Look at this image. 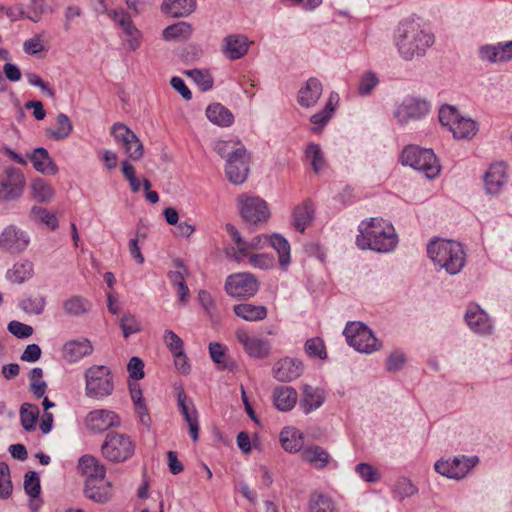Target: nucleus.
Wrapping results in <instances>:
<instances>
[{
	"label": "nucleus",
	"instance_id": "4be33fe9",
	"mask_svg": "<svg viewBox=\"0 0 512 512\" xmlns=\"http://www.w3.org/2000/svg\"><path fill=\"white\" fill-rule=\"evenodd\" d=\"M173 267L175 270L168 273V278L171 284L177 288L179 300L182 303H186L190 296L189 288L185 283V278L188 276V269L184 261L180 258L173 260Z\"/></svg>",
	"mask_w": 512,
	"mask_h": 512
},
{
	"label": "nucleus",
	"instance_id": "a18cd8bd",
	"mask_svg": "<svg viewBox=\"0 0 512 512\" xmlns=\"http://www.w3.org/2000/svg\"><path fill=\"white\" fill-rule=\"evenodd\" d=\"M192 33V27L187 22H178L170 25L163 30V38L165 40L187 39Z\"/></svg>",
	"mask_w": 512,
	"mask_h": 512
},
{
	"label": "nucleus",
	"instance_id": "72a5a7b5",
	"mask_svg": "<svg viewBox=\"0 0 512 512\" xmlns=\"http://www.w3.org/2000/svg\"><path fill=\"white\" fill-rule=\"evenodd\" d=\"M302 457L306 462L313 465L316 469L325 468L331 459L329 453L318 445H311L304 448Z\"/></svg>",
	"mask_w": 512,
	"mask_h": 512
},
{
	"label": "nucleus",
	"instance_id": "49530a36",
	"mask_svg": "<svg viewBox=\"0 0 512 512\" xmlns=\"http://www.w3.org/2000/svg\"><path fill=\"white\" fill-rule=\"evenodd\" d=\"M209 353L211 359L220 366L221 369H231L233 362H231L226 355V347L218 342H211L209 344Z\"/></svg>",
	"mask_w": 512,
	"mask_h": 512
},
{
	"label": "nucleus",
	"instance_id": "0eeeda50",
	"mask_svg": "<svg viewBox=\"0 0 512 512\" xmlns=\"http://www.w3.org/2000/svg\"><path fill=\"white\" fill-rule=\"evenodd\" d=\"M135 446L129 436L117 432H109L101 446V452L110 462L120 463L134 454Z\"/></svg>",
	"mask_w": 512,
	"mask_h": 512
},
{
	"label": "nucleus",
	"instance_id": "39448f33",
	"mask_svg": "<svg viewBox=\"0 0 512 512\" xmlns=\"http://www.w3.org/2000/svg\"><path fill=\"white\" fill-rule=\"evenodd\" d=\"M84 377L87 397L101 400L112 394L114 390L113 378L107 366H91L85 371Z\"/></svg>",
	"mask_w": 512,
	"mask_h": 512
},
{
	"label": "nucleus",
	"instance_id": "c85d7f7f",
	"mask_svg": "<svg viewBox=\"0 0 512 512\" xmlns=\"http://www.w3.org/2000/svg\"><path fill=\"white\" fill-rule=\"evenodd\" d=\"M205 113L209 121L219 127H229L234 122L233 113L220 103L210 104Z\"/></svg>",
	"mask_w": 512,
	"mask_h": 512
},
{
	"label": "nucleus",
	"instance_id": "a878e982",
	"mask_svg": "<svg viewBox=\"0 0 512 512\" xmlns=\"http://www.w3.org/2000/svg\"><path fill=\"white\" fill-rule=\"evenodd\" d=\"M322 90V84L317 78H309L298 92L299 105L305 108L314 106L322 95Z\"/></svg>",
	"mask_w": 512,
	"mask_h": 512
},
{
	"label": "nucleus",
	"instance_id": "4c0bfd02",
	"mask_svg": "<svg viewBox=\"0 0 512 512\" xmlns=\"http://www.w3.org/2000/svg\"><path fill=\"white\" fill-rule=\"evenodd\" d=\"M227 233L231 236L232 240L237 244V249L230 248L227 251V255L234 258L235 261L240 262L247 257V245L246 241L243 240L241 234L233 224L227 223L225 225Z\"/></svg>",
	"mask_w": 512,
	"mask_h": 512
},
{
	"label": "nucleus",
	"instance_id": "79ce46f5",
	"mask_svg": "<svg viewBox=\"0 0 512 512\" xmlns=\"http://www.w3.org/2000/svg\"><path fill=\"white\" fill-rule=\"evenodd\" d=\"M129 388H130L131 398L134 402V405H135L136 411L139 415L140 421L142 424H144L145 426L148 427L150 424V416L148 414V411H147V408H146V405H145V402H144V399L142 396V391L137 383L130 384Z\"/></svg>",
	"mask_w": 512,
	"mask_h": 512
},
{
	"label": "nucleus",
	"instance_id": "7ed1b4c3",
	"mask_svg": "<svg viewBox=\"0 0 512 512\" xmlns=\"http://www.w3.org/2000/svg\"><path fill=\"white\" fill-rule=\"evenodd\" d=\"M427 253L433 263L450 275L458 274L466 262L463 246L452 240H432L427 246Z\"/></svg>",
	"mask_w": 512,
	"mask_h": 512
},
{
	"label": "nucleus",
	"instance_id": "f704fd0d",
	"mask_svg": "<svg viewBox=\"0 0 512 512\" xmlns=\"http://www.w3.org/2000/svg\"><path fill=\"white\" fill-rule=\"evenodd\" d=\"M280 442L285 451L296 453L303 447V434L295 428L285 427L280 433Z\"/></svg>",
	"mask_w": 512,
	"mask_h": 512
},
{
	"label": "nucleus",
	"instance_id": "f3484780",
	"mask_svg": "<svg viewBox=\"0 0 512 512\" xmlns=\"http://www.w3.org/2000/svg\"><path fill=\"white\" fill-rule=\"evenodd\" d=\"M465 320L469 328L475 333L488 335L492 333L493 325L488 314L477 304L468 306Z\"/></svg>",
	"mask_w": 512,
	"mask_h": 512
},
{
	"label": "nucleus",
	"instance_id": "bf43d9fd",
	"mask_svg": "<svg viewBox=\"0 0 512 512\" xmlns=\"http://www.w3.org/2000/svg\"><path fill=\"white\" fill-rule=\"evenodd\" d=\"M460 114L454 106L443 105L439 110V121L443 126L449 127V130L459 119Z\"/></svg>",
	"mask_w": 512,
	"mask_h": 512
},
{
	"label": "nucleus",
	"instance_id": "473e14b6",
	"mask_svg": "<svg viewBox=\"0 0 512 512\" xmlns=\"http://www.w3.org/2000/svg\"><path fill=\"white\" fill-rule=\"evenodd\" d=\"M78 469L87 477L104 479L106 475V469L100 461L92 455H84L78 461Z\"/></svg>",
	"mask_w": 512,
	"mask_h": 512
},
{
	"label": "nucleus",
	"instance_id": "c03bdc74",
	"mask_svg": "<svg viewBox=\"0 0 512 512\" xmlns=\"http://www.w3.org/2000/svg\"><path fill=\"white\" fill-rule=\"evenodd\" d=\"M338 101V95L335 93H332L329 97L328 102L326 103L324 109L319 111L318 113H315L311 116L310 121L315 126H318L319 128L323 127L328 123L330 120L332 113L335 109L334 102Z\"/></svg>",
	"mask_w": 512,
	"mask_h": 512
},
{
	"label": "nucleus",
	"instance_id": "8fccbe9b",
	"mask_svg": "<svg viewBox=\"0 0 512 512\" xmlns=\"http://www.w3.org/2000/svg\"><path fill=\"white\" fill-rule=\"evenodd\" d=\"M177 403L186 422H190V420L197 418V411L192 401L187 397L182 388L177 392Z\"/></svg>",
	"mask_w": 512,
	"mask_h": 512
},
{
	"label": "nucleus",
	"instance_id": "37998d69",
	"mask_svg": "<svg viewBox=\"0 0 512 512\" xmlns=\"http://www.w3.org/2000/svg\"><path fill=\"white\" fill-rule=\"evenodd\" d=\"M39 409L31 403H23L20 408V421L26 431L35 430L36 421L39 417Z\"/></svg>",
	"mask_w": 512,
	"mask_h": 512
},
{
	"label": "nucleus",
	"instance_id": "6e6552de",
	"mask_svg": "<svg viewBox=\"0 0 512 512\" xmlns=\"http://www.w3.org/2000/svg\"><path fill=\"white\" fill-rule=\"evenodd\" d=\"M237 202L242 219L250 226L265 223L270 218L269 206L260 197L242 194L237 198Z\"/></svg>",
	"mask_w": 512,
	"mask_h": 512
},
{
	"label": "nucleus",
	"instance_id": "338daca9",
	"mask_svg": "<svg viewBox=\"0 0 512 512\" xmlns=\"http://www.w3.org/2000/svg\"><path fill=\"white\" fill-rule=\"evenodd\" d=\"M29 20L38 23L46 12L45 0H30L28 4Z\"/></svg>",
	"mask_w": 512,
	"mask_h": 512
},
{
	"label": "nucleus",
	"instance_id": "9d476101",
	"mask_svg": "<svg viewBox=\"0 0 512 512\" xmlns=\"http://www.w3.org/2000/svg\"><path fill=\"white\" fill-rule=\"evenodd\" d=\"M479 462L477 456H458L452 460L440 459L434 464L437 473L451 479L459 480L464 478L469 471Z\"/></svg>",
	"mask_w": 512,
	"mask_h": 512
},
{
	"label": "nucleus",
	"instance_id": "cd10ccee",
	"mask_svg": "<svg viewBox=\"0 0 512 512\" xmlns=\"http://www.w3.org/2000/svg\"><path fill=\"white\" fill-rule=\"evenodd\" d=\"M298 394L290 386H278L273 391V402L280 411H290L297 403Z\"/></svg>",
	"mask_w": 512,
	"mask_h": 512
},
{
	"label": "nucleus",
	"instance_id": "0e129e2a",
	"mask_svg": "<svg viewBox=\"0 0 512 512\" xmlns=\"http://www.w3.org/2000/svg\"><path fill=\"white\" fill-rule=\"evenodd\" d=\"M112 134L116 142L120 145L129 144V140L136 137V134L122 123H116L113 125Z\"/></svg>",
	"mask_w": 512,
	"mask_h": 512
},
{
	"label": "nucleus",
	"instance_id": "13d9d810",
	"mask_svg": "<svg viewBox=\"0 0 512 512\" xmlns=\"http://www.w3.org/2000/svg\"><path fill=\"white\" fill-rule=\"evenodd\" d=\"M24 489H25V492L31 498H36L39 496L40 491H41L40 478H39V475L35 471H29L25 474Z\"/></svg>",
	"mask_w": 512,
	"mask_h": 512
},
{
	"label": "nucleus",
	"instance_id": "e433bc0d",
	"mask_svg": "<svg viewBox=\"0 0 512 512\" xmlns=\"http://www.w3.org/2000/svg\"><path fill=\"white\" fill-rule=\"evenodd\" d=\"M73 130V124L69 117L64 113H59L56 117L55 128L46 130V135L54 140H64L68 138Z\"/></svg>",
	"mask_w": 512,
	"mask_h": 512
},
{
	"label": "nucleus",
	"instance_id": "4468645a",
	"mask_svg": "<svg viewBox=\"0 0 512 512\" xmlns=\"http://www.w3.org/2000/svg\"><path fill=\"white\" fill-rule=\"evenodd\" d=\"M430 111V104L428 101L416 98L407 97L394 111V116L398 123L401 125L407 124L409 121L419 120Z\"/></svg>",
	"mask_w": 512,
	"mask_h": 512
},
{
	"label": "nucleus",
	"instance_id": "58836bf2",
	"mask_svg": "<svg viewBox=\"0 0 512 512\" xmlns=\"http://www.w3.org/2000/svg\"><path fill=\"white\" fill-rule=\"evenodd\" d=\"M268 242L277 251L280 266L286 269L290 263V245L287 239L281 234L275 233L269 237Z\"/></svg>",
	"mask_w": 512,
	"mask_h": 512
},
{
	"label": "nucleus",
	"instance_id": "69168bd1",
	"mask_svg": "<svg viewBox=\"0 0 512 512\" xmlns=\"http://www.w3.org/2000/svg\"><path fill=\"white\" fill-rule=\"evenodd\" d=\"M394 492L401 498L411 497L417 492V488L407 478H399L394 485Z\"/></svg>",
	"mask_w": 512,
	"mask_h": 512
},
{
	"label": "nucleus",
	"instance_id": "5701e85b",
	"mask_svg": "<svg viewBox=\"0 0 512 512\" xmlns=\"http://www.w3.org/2000/svg\"><path fill=\"white\" fill-rule=\"evenodd\" d=\"M506 164L497 162L491 164L484 175L485 189L489 194H497L506 182Z\"/></svg>",
	"mask_w": 512,
	"mask_h": 512
},
{
	"label": "nucleus",
	"instance_id": "bb28decb",
	"mask_svg": "<svg viewBox=\"0 0 512 512\" xmlns=\"http://www.w3.org/2000/svg\"><path fill=\"white\" fill-rule=\"evenodd\" d=\"M92 303L85 297L73 295L62 302V309L68 317H81L90 312Z\"/></svg>",
	"mask_w": 512,
	"mask_h": 512
},
{
	"label": "nucleus",
	"instance_id": "6e6d98bb",
	"mask_svg": "<svg viewBox=\"0 0 512 512\" xmlns=\"http://www.w3.org/2000/svg\"><path fill=\"white\" fill-rule=\"evenodd\" d=\"M10 468L5 462H0V498L7 499L12 494Z\"/></svg>",
	"mask_w": 512,
	"mask_h": 512
},
{
	"label": "nucleus",
	"instance_id": "ea45409f",
	"mask_svg": "<svg viewBox=\"0 0 512 512\" xmlns=\"http://www.w3.org/2000/svg\"><path fill=\"white\" fill-rule=\"evenodd\" d=\"M477 130L478 127L475 121L460 116L450 131L456 139H470L476 135Z\"/></svg>",
	"mask_w": 512,
	"mask_h": 512
},
{
	"label": "nucleus",
	"instance_id": "393cba45",
	"mask_svg": "<svg viewBox=\"0 0 512 512\" xmlns=\"http://www.w3.org/2000/svg\"><path fill=\"white\" fill-rule=\"evenodd\" d=\"M33 167L36 171L46 174L55 175L58 172V167L54 160L50 157L47 149L43 147L35 148L28 154Z\"/></svg>",
	"mask_w": 512,
	"mask_h": 512
},
{
	"label": "nucleus",
	"instance_id": "864d4df0",
	"mask_svg": "<svg viewBox=\"0 0 512 512\" xmlns=\"http://www.w3.org/2000/svg\"><path fill=\"white\" fill-rule=\"evenodd\" d=\"M119 326L125 338H128L130 335L135 334L141 330L140 322L131 313L123 314V316L119 319Z\"/></svg>",
	"mask_w": 512,
	"mask_h": 512
},
{
	"label": "nucleus",
	"instance_id": "412c9836",
	"mask_svg": "<svg viewBox=\"0 0 512 512\" xmlns=\"http://www.w3.org/2000/svg\"><path fill=\"white\" fill-rule=\"evenodd\" d=\"M302 362L293 358H284L275 363L273 376L281 382H290L302 374Z\"/></svg>",
	"mask_w": 512,
	"mask_h": 512
},
{
	"label": "nucleus",
	"instance_id": "de8ad7c7",
	"mask_svg": "<svg viewBox=\"0 0 512 512\" xmlns=\"http://www.w3.org/2000/svg\"><path fill=\"white\" fill-rule=\"evenodd\" d=\"M30 218L34 221H40L46 224L52 230L58 227V220L55 214L40 206H33L31 208Z\"/></svg>",
	"mask_w": 512,
	"mask_h": 512
},
{
	"label": "nucleus",
	"instance_id": "aec40b11",
	"mask_svg": "<svg viewBox=\"0 0 512 512\" xmlns=\"http://www.w3.org/2000/svg\"><path fill=\"white\" fill-rule=\"evenodd\" d=\"M92 352L91 342L87 338H78L69 340L63 345L62 357L69 363H75Z\"/></svg>",
	"mask_w": 512,
	"mask_h": 512
},
{
	"label": "nucleus",
	"instance_id": "e2e57ef3",
	"mask_svg": "<svg viewBox=\"0 0 512 512\" xmlns=\"http://www.w3.org/2000/svg\"><path fill=\"white\" fill-rule=\"evenodd\" d=\"M305 351L311 357L325 359L327 354L324 342L320 338L308 339L305 343Z\"/></svg>",
	"mask_w": 512,
	"mask_h": 512
},
{
	"label": "nucleus",
	"instance_id": "f257e3e1",
	"mask_svg": "<svg viewBox=\"0 0 512 512\" xmlns=\"http://www.w3.org/2000/svg\"><path fill=\"white\" fill-rule=\"evenodd\" d=\"M356 244L362 250L389 253L396 248L398 236L390 222L381 218H371L370 221L359 225Z\"/></svg>",
	"mask_w": 512,
	"mask_h": 512
},
{
	"label": "nucleus",
	"instance_id": "ddd939ff",
	"mask_svg": "<svg viewBox=\"0 0 512 512\" xmlns=\"http://www.w3.org/2000/svg\"><path fill=\"white\" fill-rule=\"evenodd\" d=\"M25 186L23 173L16 168H8L0 175V200L12 201L20 198Z\"/></svg>",
	"mask_w": 512,
	"mask_h": 512
},
{
	"label": "nucleus",
	"instance_id": "f8f14e48",
	"mask_svg": "<svg viewBox=\"0 0 512 512\" xmlns=\"http://www.w3.org/2000/svg\"><path fill=\"white\" fill-rule=\"evenodd\" d=\"M30 243L28 233L16 225H8L0 233V250L8 254L24 252Z\"/></svg>",
	"mask_w": 512,
	"mask_h": 512
},
{
	"label": "nucleus",
	"instance_id": "6ab92c4d",
	"mask_svg": "<svg viewBox=\"0 0 512 512\" xmlns=\"http://www.w3.org/2000/svg\"><path fill=\"white\" fill-rule=\"evenodd\" d=\"M84 495L96 503H106L112 497V484L104 479L86 478Z\"/></svg>",
	"mask_w": 512,
	"mask_h": 512
},
{
	"label": "nucleus",
	"instance_id": "a211bd4d",
	"mask_svg": "<svg viewBox=\"0 0 512 512\" xmlns=\"http://www.w3.org/2000/svg\"><path fill=\"white\" fill-rule=\"evenodd\" d=\"M249 44L247 36L230 34L222 40L221 52L229 60H238L247 54Z\"/></svg>",
	"mask_w": 512,
	"mask_h": 512
},
{
	"label": "nucleus",
	"instance_id": "9b49d317",
	"mask_svg": "<svg viewBox=\"0 0 512 512\" xmlns=\"http://www.w3.org/2000/svg\"><path fill=\"white\" fill-rule=\"evenodd\" d=\"M259 289L257 279L250 273L230 275L225 282V291L234 298H249Z\"/></svg>",
	"mask_w": 512,
	"mask_h": 512
},
{
	"label": "nucleus",
	"instance_id": "dca6fc26",
	"mask_svg": "<svg viewBox=\"0 0 512 512\" xmlns=\"http://www.w3.org/2000/svg\"><path fill=\"white\" fill-rule=\"evenodd\" d=\"M85 424L92 432H103L111 427L119 426L120 420L115 412L106 409H98L88 413Z\"/></svg>",
	"mask_w": 512,
	"mask_h": 512
},
{
	"label": "nucleus",
	"instance_id": "2eb2a0df",
	"mask_svg": "<svg viewBox=\"0 0 512 512\" xmlns=\"http://www.w3.org/2000/svg\"><path fill=\"white\" fill-rule=\"evenodd\" d=\"M236 338L250 357L264 359L269 356L271 351L269 340L251 336L245 330H238L236 332Z\"/></svg>",
	"mask_w": 512,
	"mask_h": 512
},
{
	"label": "nucleus",
	"instance_id": "b1692460",
	"mask_svg": "<svg viewBox=\"0 0 512 512\" xmlns=\"http://www.w3.org/2000/svg\"><path fill=\"white\" fill-rule=\"evenodd\" d=\"M326 400V393L322 388L305 384L302 387L300 407L305 414L320 408Z\"/></svg>",
	"mask_w": 512,
	"mask_h": 512
},
{
	"label": "nucleus",
	"instance_id": "5fc2aeb1",
	"mask_svg": "<svg viewBox=\"0 0 512 512\" xmlns=\"http://www.w3.org/2000/svg\"><path fill=\"white\" fill-rule=\"evenodd\" d=\"M355 471L362 480L368 483H376L381 478L379 470L367 462L357 464Z\"/></svg>",
	"mask_w": 512,
	"mask_h": 512
},
{
	"label": "nucleus",
	"instance_id": "603ef678",
	"mask_svg": "<svg viewBox=\"0 0 512 512\" xmlns=\"http://www.w3.org/2000/svg\"><path fill=\"white\" fill-rule=\"evenodd\" d=\"M306 157L310 160L312 168L315 172H319L325 164L323 152L320 145L310 143L306 148Z\"/></svg>",
	"mask_w": 512,
	"mask_h": 512
},
{
	"label": "nucleus",
	"instance_id": "1a4fd4ad",
	"mask_svg": "<svg viewBox=\"0 0 512 512\" xmlns=\"http://www.w3.org/2000/svg\"><path fill=\"white\" fill-rule=\"evenodd\" d=\"M250 170V154L241 145L227 154L225 173L228 180L234 185L244 183Z\"/></svg>",
	"mask_w": 512,
	"mask_h": 512
},
{
	"label": "nucleus",
	"instance_id": "680f3d73",
	"mask_svg": "<svg viewBox=\"0 0 512 512\" xmlns=\"http://www.w3.org/2000/svg\"><path fill=\"white\" fill-rule=\"evenodd\" d=\"M121 146L130 160L139 161L143 157V144L137 136L129 140V144H122Z\"/></svg>",
	"mask_w": 512,
	"mask_h": 512
},
{
	"label": "nucleus",
	"instance_id": "7c9ffc66",
	"mask_svg": "<svg viewBox=\"0 0 512 512\" xmlns=\"http://www.w3.org/2000/svg\"><path fill=\"white\" fill-rule=\"evenodd\" d=\"M314 207L310 200L304 201L293 211V225L301 233L311 224L314 218Z\"/></svg>",
	"mask_w": 512,
	"mask_h": 512
},
{
	"label": "nucleus",
	"instance_id": "423d86ee",
	"mask_svg": "<svg viewBox=\"0 0 512 512\" xmlns=\"http://www.w3.org/2000/svg\"><path fill=\"white\" fill-rule=\"evenodd\" d=\"M347 343L361 353L378 350L380 343L365 324L358 321L348 322L343 330Z\"/></svg>",
	"mask_w": 512,
	"mask_h": 512
},
{
	"label": "nucleus",
	"instance_id": "20e7f679",
	"mask_svg": "<svg viewBox=\"0 0 512 512\" xmlns=\"http://www.w3.org/2000/svg\"><path fill=\"white\" fill-rule=\"evenodd\" d=\"M401 163L419 170L429 179L435 178L440 172V165L432 149L409 145L401 154Z\"/></svg>",
	"mask_w": 512,
	"mask_h": 512
},
{
	"label": "nucleus",
	"instance_id": "052dcab7",
	"mask_svg": "<svg viewBox=\"0 0 512 512\" xmlns=\"http://www.w3.org/2000/svg\"><path fill=\"white\" fill-rule=\"evenodd\" d=\"M378 83L377 76L371 71H366L359 81L358 93L362 96L369 95Z\"/></svg>",
	"mask_w": 512,
	"mask_h": 512
},
{
	"label": "nucleus",
	"instance_id": "c756f323",
	"mask_svg": "<svg viewBox=\"0 0 512 512\" xmlns=\"http://www.w3.org/2000/svg\"><path fill=\"white\" fill-rule=\"evenodd\" d=\"M233 312L236 316L248 322L261 321L267 317L268 313L266 306L251 303L234 305Z\"/></svg>",
	"mask_w": 512,
	"mask_h": 512
},
{
	"label": "nucleus",
	"instance_id": "c9c22d12",
	"mask_svg": "<svg viewBox=\"0 0 512 512\" xmlns=\"http://www.w3.org/2000/svg\"><path fill=\"white\" fill-rule=\"evenodd\" d=\"M33 275V264L28 260L18 262L6 273V278L15 284H22Z\"/></svg>",
	"mask_w": 512,
	"mask_h": 512
},
{
	"label": "nucleus",
	"instance_id": "4d7b16f0",
	"mask_svg": "<svg viewBox=\"0 0 512 512\" xmlns=\"http://www.w3.org/2000/svg\"><path fill=\"white\" fill-rule=\"evenodd\" d=\"M45 304L46 301L43 296H38L35 298L29 297L23 299L20 302V307L27 313L40 315L44 311Z\"/></svg>",
	"mask_w": 512,
	"mask_h": 512
},
{
	"label": "nucleus",
	"instance_id": "f03ea898",
	"mask_svg": "<svg viewBox=\"0 0 512 512\" xmlns=\"http://www.w3.org/2000/svg\"><path fill=\"white\" fill-rule=\"evenodd\" d=\"M395 46L400 56L406 60L425 55L434 43V36L425 31L419 23L405 20L401 22L394 35Z\"/></svg>",
	"mask_w": 512,
	"mask_h": 512
},
{
	"label": "nucleus",
	"instance_id": "774afa93",
	"mask_svg": "<svg viewBox=\"0 0 512 512\" xmlns=\"http://www.w3.org/2000/svg\"><path fill=\"white\" fill-rule=\"evenodd\" d=\"M8 331L19 339L28 338L33 334L32 326L19 321H11L8 324Z\"/></svg>",
	"mask_w": 512,
	"mask_h": 512
},
{
	"label": "nucleus",
	"instance_id": "3c124183",
	"mask_svg": "<svg viewBox=\"0 0 512 512\" xmlns=\"http://www.w3.org/2000/svg\"><path fill=\"white\" fill-rule=\"evenodd\" d=\"M124 28L122 29L124 34L126 35V40L129 46V49L132 51L137 50L141 45L142 33L140 30L134 25L132 22H124Z\"/></svg>",
	"mask_w": 512,
	"mask_h": 512
},
{
	"label": "nucleus",
	"instance_id": "2f4dec72",
	"mask_svg": "<svg viewBox=\"0 0 512 512\" xmlns=\"http://www.w3.org/2000/svg\"><path fill=\"white\" fill-rule=\"evenodd\" d=\"M161 8L172 17H186L196 9V0H164Z\"/></svg>",
	"mask_w": 512,
	"mask_h": 512
},
{
	"label": "nucleus",
	"instance_id": "a19ab883",
	"mask_svg": "<svg viewBox=\"0 0 512 512\" xmlns=\"http://www.w3.org/2000/svg\"><path fill=\"white\" fill-rule=\"evenodd\" d=\"M31 193L38 202L48 203L54 196V189L44 179L37 178L31 183Z\"/></svg>",
	"mask_w": 512,
	"mask_h": 512
},
{
	"label": "nucleus",
	"instance_id": "09e8293b",
	"mask_svg": "<svg viewBox=\"0 0 512 512\" xmlns=\"http://www.w3.org/2000/svg\"><path fill=\"white\" fill-rule=\"evenodd\" d=\"M185 74L191 78L194 83L200 88L201 91L205 92L213 87V78L207 71L199 69L186 70Z\"/></svg>",
	"mask_w": 512,
	"mask_h": 512
}]
</instances>
